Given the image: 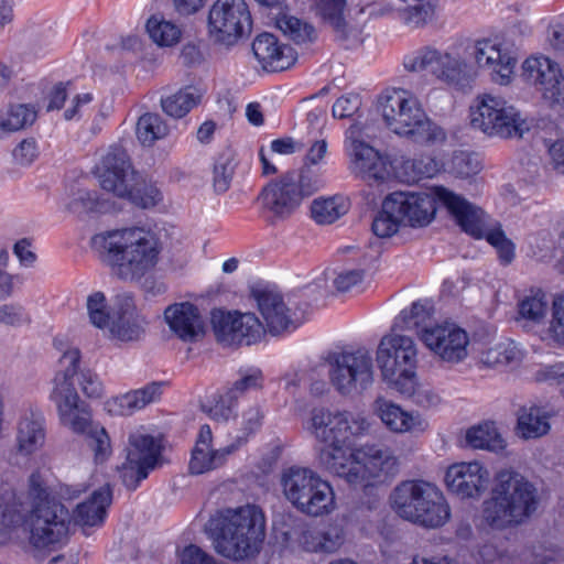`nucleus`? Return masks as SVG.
Instances as JSON below:
<instances>
[{
	"label": "nucleus",
	"mask_w": 564,
	"mask_h": 564,
	"mask_svg": "<svg viewBox=\"0 0 564 564\" xmlns=\"http://www.w3.org/2000/svg\"><path fill=\"white\" fill-rule=\"evenodd\" d=\"M419 335L424 345L444 362L458 364L468 355L469 337L454 324L424 327Z\"/></svg>",
	"instance_id": "22"
},
{
	"label": "nucleus",
	"mask_w": 564,
	"mask_h": 564,
	"mask_svg": "<svg viewBox=\"0 0 564 564\" xmlns=\"http://www.w3.org/2000/svg\"><path fill=\"white\" fill-rule=\"evenodd\" d=\"M252 296L272 335L290 332L299 326L295 314L284 303L282 294L275 289H252Z\"/></svg>",
	"instance_id": "24"
},
{
	"label": "nucleus",
	"mask_w": 564,
	"mask_h": 564,
	"mask_svg": "<svg viewBox=\"0 0 564 564\" xmlns=\"http://www.w3.org/2000/svg\"><path fill=\"white\" fill-rule=\"evenodd\" d=\"M381 112L392 132L415 143L435 144L446 139L445 131L427 118L417 98L405 89H393L384 95Z\"/></svg>",
	"instance_id": "8"
},
{
	"label": "nucleus",
	"mask_w": 564,
	"mask_h": 564,
	"mask_svg": "<svg viewBox=\"0 0 564 564\" xmlns=\"http://www.w3.org/2000/svg\"><path fill=\"white\" fill-rule=\"evenodd\" d=\"M345 541L343 527L329 524L323 529H307L302 534V543L307 551L333 553Z\"/></svg>",
	"instance_id": "36"
},
{
	"label": "nucleus",
	"mask_w": 564,
	"mask_h": 564,
	"mask_svg": "<svg viewBox=\"0 0 564 564\" xmlns=\"http://www.w3.org/2000/svg\"><path fill=\"white\" fill-rule=\"evenodd\" d=\"M112 500V490L110 485H105L91 492L83 502L78 503L73 512L76 523L82 525H98L104 522L107 508Z\"/></svg>",
	"instance_id": "35"
},
{
	"label": "nucleus",
	"mask_w": 564,
	"mask_h": 564,
	"mask_svg": "<svg viewBox=\"0 0 564 564\" xmlns=\"http://www.w3.org/2000/svg\"><path fill=\"white\" fill-rule=\"evenodd\" d=\"M87 312L90 323L98 327L109 326L110 315L107 311L106 296L102 292H95L87 299Z\"/></svg>",
	"instance_id": "54"
},
{
	"label": "nucleus",
	"mask_w": 564,
	"mask_h": 564,
	"mask_svg": "<svg viewBox=\"0 0 564 564\" xmlns=\"http://www.w3.org/2000/svg\"><path fill=\"white\" fill-rule=\"evenodd\" d=\"M349 204L344 196L335 195L327 198H316L311 205L312 218L321 225H329L344 216Z\"/></svg>",
	"instance_id": "38"
},
{
	"label": "nucleus",
	"mask_w": 564,
	"mask_h": 564,
	"mask_svg": "<svg viewBox=\"0 0 564 564\" xmlns=\"http://www.w3.org/2000/svg\"><path fill=\"white\" fill-rule=\"evenodd\" d=\"M202 94L195 86H186L161 99L163 111L173 118H182L200 101Z\"/></svg>",
	"instance_id": "37"
},
{
	"label": "nucleus",
	"mask_w": 564,
	"mask_h": 564,
	"mask_svg": "<svg viewBox=\"0 0 564 564\" xmlns=\"http://www.w3.org/2000/svg\"><path fill=\"white\" fill-rule=\"evenodd\" d=\"M376 360L382 378L402 393L413 392L417 367L414 340L392 332L381 338Z\"/></svg>",
	"instance_id": "11"
},
{
	"label": "nucleus",
	"mask_w": 564,
	"mask_h": 564,
	"mask_svg": "<svg viewBox=\"0 0 564 564\" xmlns=\"http://www.w3.org/2000/svg\"><path fill=\"white\" fill-rule=\"evenodd\" d=\"M392 510L413 524L436 529L451 518V508L443 492L424 480H405L390 495Z\"/></svg>",
	"instance_id": "7"
},
{
	"label": "nucleus",
	"mask_w": 564,
	"mask_h": 564,
	"mask_svg": "<svg viewBox=\"0 0 564 564\" xmlns=\"http://www.w3.org/2000/svg\"><path fill=\"white\" fill-rule=\"evenodd\" d=\"M164 319L171 332L185 343H194L205 335L204 319L194 304L174 303L164 311Z\"/></svg>",
	"instance_id": "28"
},
{
	"label": "nucleus",
	"mask_w": 564,
	"mask_h": 564,
	"mask_svg": "<svg viewBox=\"0 0 564 564\" xmlns=\"http://www.w3.org/2000/svg\"><path fill=\"white\" fill-rule=\"evenodd\" d=\"M510 543L502 540L487 541L478 547L479 560L484 564H508Z\"/></svg>",
	"instance_id": "52"
},
{
	"label": "nucleus",
	"mask_w": 564,
	"mask_h": 564,
	"mask_svg": "<svg viewBox=\"0 0 564 564\" xmlns=\"http://www.w3.org/2000/svg\"><path fill=\"white\" fill-rule=\"evenodd\" d=\"M435 193L438 204L447 209L464 232L482 239L490 230L488 216L481 208L444 186H435Z\"/></svg>",
	"instance_id": "23"
},
{
	"label": "nucleus",
	"mask_w": 564,
	"mask_h": 564,
	"mask_svg": "<svg viewBox=\"0 0 564 564\" xmlns=\"http://www.w3.org/2000/svg\"><path fill=\"white\" fill-rule=\"evenodd\" d=\"M235 172V164L229 156L221 155L214 165V187L217 193H225Z\"/></svg>",
	"instance_id": "59"
},
{
	"label": "nucleus",
	"mask_w": 564,
	"mask_h": 564,
	"mask_svg": "<svg viewBox=\"0 0 564 564\" xmlns=\"http://www.w3.org/2000/svg\"><path fill=\"white\" fill-rule=\"evenodd\" d=\"M470 55L480 68L490 70L492 82L499 85L510 83L517 58L500 43L488 39L477 41Z\"/></svg>",
	"instance_id": "26"
},
{
	"label": "nucleus",
	"mask_w": 564,
	"mask_h": 564,
	"mask_svg": "<svg viewBox=\"0 0 564 564\" xmlns=\"http://www.w3.org/2000/svg\"><path fill=\"white\" fill-rule=\"evenodd\" d=\"M147 31L153 42L160 46H172L176 44L182 34L181 29L176 24L155 15L148 20Z\"/></svg>",
	"instance_id": "47"
},
{
	"label": "nucleus",
	"mask_w": 564,
	"mask_h": 564,
	"mask_svg": "<svg viewBox=\"0 0 564 564\" xmlns=\"http://www.w3.org/2000/svg\"><path fill=\"white\" fill-rule=\"evenodd\" d=\"M115 316L110 325V333L122 341L138 340L144 333V319L135 313L133 297L130 294H120L115 300Z\"/></svg>",
	"instance_id": "29"
},
{
	"label": "nucleus",
	"mask_w": 564,
	"mask_h": 564,
	"mask_svg": "<svg viewBox=\"0 0 564 564\" xmlns=\"http://www.w3.org/2000/svg\"><path fill=\"white\" fill-rule=\"evenodd\" d=\"M316 8L323 21L329 25L335 37L349 47L358 41V31L349 25L344 18L346 0H315Z\"/></svg>",
	"instance_id": "33"
},
{
	"label": "nucleus",
	"mask_w": 564,
	"mask_h": 564,
	"mask_svg": "<svg viewBox=\"0 0 564 564\" xmlns=\"http://www.w3.org/2000/svg\"><path fill=\"white\" fill-rule=\"evenodd\" d=\"M137 138L144 147H151L156 140L169 133V127L158 113H144L137 122Z\"/></svg>",
	"instance_id": "42"
},
{
	"label": "nucleus",
	"mask_w": 564,
	"mask_h": 564,
	"mask_svg": "<svg viewBox=\"0 0 564 564\" xmlns=\"http://www.w3.org/2000/svg\"><path fill=\"white\" fill-rule=\"evenodd\" d=\"M547 302L542 292L524 297L519 303V315L521 318L540 323L546 315Z\"/></svg>",
	"instance_id": "53"
},
{
	"label": "nucleus",
	"mask_w": 564,
	"mask_h": 564,
	"mask_svg": "<svg viewBox=\"0 0 564 564\" xmlns=\"http://www.w3.org/2000/svg\"><path fill=\"white\" fill-rule=\"evenodd\" d=\"M522 358L518 346L510 340L499 343L482 354L481 361L489 367L517 366Z\"/></svg>",
	"instance_id": "45"
},
{
	"label": "nucleus",
	"mask_w": 564,
	"mask_h": 564,
	"mask_svg": "<svg viewBox=\"0 0 564 564\" xmlns=\"http://www.w3.org/2000/svg\"><path fill=\"white\" fill-rule=\"evenodd\" d=\"M466 441L474 448L498 452L505 447V442L494 423H484L470 427L466 433Z\"/></svg>",
	"instance_id": "41"
},
{
	"label": "nucleus",
	"mask_w": 564,
	"mask_h": 564,
	"mask_svg": "<svg viewBox=\"0 0 564 564\" xmlns=\"http://www.w3.org/2000/svg\"><path fill=\"white\" fill-rule=\"evenodd\" d=\"M238 403L226 392L214 399L212 405L204 404L203 410L208 416L218 422H227L236 414Z\"/></svg>",
	"instance_id": "55"
},
{
	"label": "nucleus",
	"mask_w": 564,
	"mask_h": 564,
	"mask_svg": "<svg viewBox=\"0 0 564 564\" xmlns=\"http://www.w3.org/2000/svg\"><path fill=\"white\" fill-rule=\"evenodd\" d=\"M433 315V304L429 300H419L414 302L409 310H403L394 318L392 332L411 330L425 326V323Z\"/></svg>",
	"instance_id": "39"
},
{
	"label": "nucleus",
	"mask_w": 564,
	"mask_h": 564,
	"mask_svg": "<svg viewBox=\"0 0 564 564\" xmlns=\"http://www.w3.org/2000/svg\"><path fill=\"white\" fill-rule=\"evenodd\" d=\"M215 551L236 562L257 556L265 538V518L256 505L225 508L206 524Z\"/></svg>",
	"instance_id": "5"
},
{
	"label": "nucleus",
	"mask_w": 564,
	"mask_h": 564,
	"mask_svg": "<svg viewBox=\"0 0 564 564\" xmlns=\"http://www.w3.org/2000/svg\"><path fill=\"white\" fill-rule=\"evenodd\" d=\"M346 153L350 171L365 181L383 182L389 176V160L362 139V130L351 124L346 131Z\"/></svg>",
	"instance_id": "18"
},
{
	"label": "nucleus",
	"mask_w": 564,
	"mask_h": 564,
	"mask_svg": "<svg viewBox=\"0 0 564 564\" xmlns=\"http://www.w3.org/2000/svg\"><path fill=\"white\" fill-rule=\"evenodd\" d=\"M252 26L251 14L245 0H217L209 10V34L226 46L236 44Z\"/></svg>",
	"instance_id": "17"
},
{
	"label": "nucleus",
	"mask_w": 564,
	"mask_h": 564,
	"mask_svg": "<svg viewBox=\"0 0 564 564\" xmlns=\"http://www.w3.org/2000/svg\"><path fill=\"white\" fill-rule=\"evenodd\" d=\"M373 358L360 347L336 352L329 361V379L341 395H359L373 383Z\"/></svg>",
	"instance_id": "13"
},
{
	"label": "nucleus",
	"mask_w": 564,
	"mask_h": 564,
	"mask_svg": "<svg viewBox=\"0 0 564 564\" xmlns=\"http://www.w3.org/2000/svg\"><path fill=\"white\" fill-rule=\"evenodd\" d=\"M484 238L496 248L501 264L508 265L513 261L514 245L501 228L489 230Z\"/></svg>",
	"instance_id": "56"
},
{
	"label": "nucleus",
	"mask_w": 564,
	"mask_h": 564,
	"mask_svg": "<svg viewBox=\"0 0 564 564\" xmlns=\"http://www.w3.org/2000/svg\"><path fill=\"white\" fill-rule=\"evenodd\" d=\"M67 209L78 216L88 213H106L109 204L96 191L78 189L67 204Z\"/></svg>",
	"instance_id": "44"
},
{
	"label": "nucleus",
	"mask_w": 564,
	"mask_h": 564,
	"mask_svg": "<svg viewBox=\"0 0 564 564\" xmlns=\"http://www.w3.org/2000/svg\"><path fill=\"white\" fill-rule=\"evenodd\" d=\"M264 412L258 404H253L246 409L241 414L240 427L237 436L231 442L239 449L248 440L254 435L262 426Z\"/></svg>",
	"instance_id": "48"
},
{
	"label": "nucleus",
	"mask_w": 564,
	"mask_h": 564,
	"mask_svg": "<svg viewBox=\"0 0 564 564\" xmlns=\"http://www.w3.org/2000/svg\"><path fill=\"white\" fill-rule=\"evenodd\" d=\"M162 382H151L141 389L115 397L107 401V410L112 415H131L155 402L162 394Z\"/></svg>",
	"instance_id": "32"
},
{
	"label": "nucleus",
	"mask_w": 564,
	"mask_h": 564,
	"mask_svg": "<svg viewBox=\"0 0 564 564\" xmlns=\"http://www.w3.org/2000/svg\"><path fill=\"white\" fill-rule=\"evenodd\" d=\"M403 225L399 219L397 212L387 209V197L382 202V209L375 217L371 229L379 238H389L398 232L400 226Z\"/></svg>",
	"instance_id": "51"
},
{
	"label": "nucleus",
	"mask_w": 564,
	"mask_h": 564,
	"mask_svg": "<svg viewBox=\"0 0 564 564\" xmlns=\"http://www.w3.org/2000/svg\"><path fill=\"white\" fill-rule=\"evenodd\" d=\"M371 424L362 414L313 409L310 431L318 444V462L351 486H368L370 479L386 480L398 473V459L387 447L366 444L354 449L351 442L367 435Z\"/></svg>",
	"instance_id": "1"
},
{
	"label": "nucleus",
	"mask_w": 564,
	"mask_h": 564,
	"mask_svg": "<svg viewBox=\"0 0 564 564\" xmlns=\"http://www.w3.org/2000/svg\"><path fill=\"white\" fill-rule=\"evenodd\" d=\"M282 491L288 501L310 517H323L335 509V494L328 481L303 467H290L281 476Z\"/></svg>",
	"instance_id": "10"
},
{
	"label": "nucleus",
	"mask_w": 564,
	"mask_h": 564,
	"mask_svg": "<svg viewBox=\"0 0 564 564\" xmlns=\"http://www.w3.org/2000/svg\"><path fill=\"white\" fill-rule=\"evenodd\" d=\"M375 412L384 426L394 433H417L427 427V422L417 412L405 411L383 398L375 401Z\"/></svg>",
	"instance_id": "30"
},
{
	"label": "nucleus",
	"mask_w": 564,
	"mask_h": 564,
	"mask_svg": "<svg viewBox=\"0 0 564 564\" xmlns=\"http://www.w3.org/2000/svg\"><path fill=\"white\" fill-rule=\"evenodd\" d=\"M36 119V110L30 105H12L0 113V129L13 132L31 126Z\"/></svg>",
	"instance_id": "43"
},
{
	"label": "nucleus",
	"mask_w": 564,
	"mask_h": 564,
	"mask_svg": "<svg viewBox=\"0 0 564 564\" xmlns=\"http://www.w3.org/2000/svg\"><path fill=\"white\" fill-rule=\"evenodd\" d=\"M45 421L41 413H25L17 427V448L22 455H31L45 443Z\"/></svg>",
	"instance_id": "34"
},
{
	"label": "nucleus",
	"mask_w": 564,
	"mask_h": 564,
	"mask_svg": "<svg viewBox=\"0 0 564 564\" xmlns=\"http://www.w3.org/2000/svg\"><path fill=\"white\" fill-rule=\"evenodd\" d=\"M93 247L100 260L120 280H139L159 262L161 243L150 230L130 227L98 234Z\"/></svg>",
	"instance_id": "4"
},
{
	"label": "nucleus",
	"mask_w": 564,
	"mask_h": 564,
	"mask_svg": "<svg viewBox=\"0 0 564 564\" xmlns=\"http://www.w3.org/2000/svg\"><path fill=\"white\" fill-rule=\"evenodd\" d=\"M535 486L513 470L497 474L489 499L482 502L481 522L492 531L517 528L538 510Z\"/></svg>",
	"instance_id": "6"
},
{
	"label": "nucleus",
	"mask_w": 564,
	"mask_h": 564,
	"mask_svg": "<svg viewBox=\"0 0 564 564\" xmlns=\"http://www.w3.org/2000/svg\"><path fill=\"white\" fill-rule=\"evenodd\" d=\"M451 169L454 174L464 178L477 174L481 165L473 153L459 151L454 153Z\"/></svg>",
	"instance_id": "58"
},
{
	"label": "nucleus",
	"mask_w": 564,
	"mask_h": 564,
	"mask_svg": "<svg viewBox=\"0 0 564 564\" xmlns=\"http://www.w3.org/2000/svg\"><path fill=\"white\" fill-rule=\"evenodd\" d=\"M276 25L297 44L311 42L315 36V30L311 24L292 15H281L276 20Z\"/></svg>",
	"instance_id": "50"
},
{
	"label": "nucleus",
	"mask_w": 564,
	"mask_h": 564,
	"mask_svg": "<svg viewBox=\"0 0 564 564\" xmlns=\"http://www.w3.org/2000/svg\"><path fill=\"white\" fill-rule=\"evenodd\" d=\"M239 376V379L226 391L237 403L246 393L260 390L264 381L262 371L256 367L240 369Z\"/></svg>",
	"instance_id": "49"
},
{
	"label": "nucleus",
	"mask_w": 564,
	"mask_h": 564,
	"mask_svg": "<svg viewBox=\"0 0 564 564\" xmlns=\"http://www.w3.org/2000/svg\"><path fill=\"white\" fill-rule=\"evenodd\" d=\"M443 167V164L430 155H421L406 160L402 164L406 182L415 183L423 178L435 176Z\"/></svg>",
	"instance_id": "46"
},
{
	"label": "nucleus",
	"mask_w": 564,
	"mask_h": 564,
	"mask_svg": "<svg viewBox=\"0 0 564 564\" xmlns=\"http://www.w3.org/2000/svg\"><path fill=\"white\" fill-rule=\"evenodd\" d=\"M437 204L435 186L431 193L397 191L387 196V209L397 212L402 224L411 227L427 226L435 217Z\"/></svg>",
	"instance_id": "21"
},
{
	"label": "nucleus",
	"mask_w": 564,
	"mask_h": 564,
	"mask_svg": "<svg viewBox=\"0 0 564 564\" xmlns=\"http://www.w3.org/2000/svg\"><path fill=\"white\" fill-rule=\"evenodd\" d=\"M433 15V9L430 3L416 2L413 6H409L404 12V19L408 24L413 26H420L424 24Z\"/></svg>",
	"instance_id": "61"
},
{
	"label": "nucleus",
	"mask_w": 564,
	"mask_h": 564,
	"mask_svg": "<svg viewBox=\"0 0 564 564\" xmlns=\"http://www.w3.org/2000/svg\"><path fill=\"white\" fill-rule=\"evenodd\" d=\"M360 97L356 94H348L338 98L333 105V116L344 119L352 116L360 107Z\"/></svg>",
	"instance_id": "60"
},
{
	"label": "nucleus",
	"mask_w": 564,
	"mask_h": 564,
	"mask_svg": "<svg viewBox=\"0 0 564 564\" xmlns=\"http://www.w3.org/2000/svg\"><path fill=\"white\" fill-rule=\"evenodd\" d=\"M26 505L28 509L12 489H0V525H19L23 520V511L28 510L31 545L39 550L47 549L61 545L67 540L72 514L52 494L40 471H34L29 477Z\"/></svg>",
	"instance_id": "3"
},
{
	"label": "nucleus",
	"mask_w": 564,
	"mask_h": 564,
	"mask_svg": "<svg viewBox=\"0 0 564 564\" xmlns=\"http://www.w3.org/2000/svg\"><path fill=\"white\" fill-rule=\"evenodd\" d=\"M180 564H217L215 558L195 544H189L180 553Z\"/></svg>",
	"instance_id": "62"
},
{
	"label": "nucleus",
	"mask_w": 564,
	"mask_h": 564,
	"mask_svg": "<svg viewBox=\"0 0 564 564\" xmlns=\"http://www.w3.org/2000/svg\"><path fill=\"white\" fill-rule=\"evenodd\" d=\"M404 67L411 72H430L462 91L470 89L475 78V73L464 61L435 50H424L406 56Z\"/></svg>",
	"instance_id": "16"
},
{
	"label": "nucleus",
	"mask_w": 564,
	"mask_h": 564,
	"mask_svg": "<svg viewBox=\"0 0 564 564\" xmlns=\"http://www.w3.org/2000/svg\"><path fill=\"white\" fill-rule=\"evenodd\" d=\"M80 351L72 348L59 358V369L53 379L50 400L55 404L61 423L72 432L83 435L94 454L96 464L105 463L111 455L110 437L104 426L91 421L90 412L80 401L75 382L91 399L101 398L104 386L97 373L89 369L78 370Z\"/></svg>",
	"instance_id": "2"
},
{
	"label": "nucleus",
	"mask_w": 564,
	"mask_h": 564,
	"mask_svg": "<svg viewBox=\"0 0 564 564\" xmlns=\"http://www.w3.org/2000/svg\"><path fill=\"white\" fill-rule=\"evenodd\" d=\"M32 322L28 310L20 303H8L0 305V324L21 327Z\"/></svg>",
	"instance_id": "57"
},
{
	"label": "nucleus",
	"mask_w": 564,
	"mask_h": 564,
	"mask_svg": "<svg viewBox=\"0 0 564 564\" xmlns=\"http://www.w3.org/2000/svg\"><path fill=\"white\" fill-rule=\"evenodd\" d=\"M474 129L489 137L521 138L528 126L520 112L502 97L485 94L470 107Z\"/></svg>",
	"instance_id": "12"
},
{
	"label": "nucleus",
	"mask_w": 564,
	"mask_h": 564,
	"mask_svg": "<svg viewBox=\"0 0 564 564\" xmlns=\"http://www.w3.org/2000/svg\"><path fill=\"white\" fill-rule=\"evenodd\" d=\"M534 564H558L564 558L561 549L544 544H534Z\"/></svg>",
	"instance_id": "63"
},
{
	"label": "nucleus",
	"mask_w": 564,
	"mask_h": 564,
	"mask_svg": "<svg viewBox=\"0 0 564 564\" xmlns=\"http://www.w3.org/2000/svg\"><path fill=\"white\" fill-rule=\"evenodd\" d=\"M318 189L307 174L289 173L279 181L268 184L259 199L263 208L273 217L284 219L290 217L305 197Z\"/></svg>",
	"instance_id": "14"
},
{
	"label": "nucleus",
	"mask_w": 564,
	"mask_h": 564,
	"mask_svg": "<svg viewBox=\"0 0 564 564\" xmlns=\"http://www.w3.org/2000/svg\"><path fill=\"white\" fill-rule=\"evenodd\" d=\"M212 326L217 340L226 346L252 345L257 343L263 330L262 323L253 313L212 312Z\"/></svg>",
	"instance_id": "20"
},
{
	"label": "nucleus",
	"mask_w": 564,
	"mask_h": 564,
	"mask_svg": "<svg viewBox=\"0 0 564 564\" xmlns=\"http://www.w3.org/2000/svg\"><path fill=\"white\" fill-rule=\"evenodd\" d=\"M163 444L160 437L135 431L129 435L127 459L120 468L122 484L135 490L162 459Z\"/></svg>",
	"instance_id": "15"
},
{
	"label": "nucleus",
	"mask_w": 564,
	"mask_h": 564,
	"mask_svg": "<svg viewBox=\"0 0 564 564\" xmlns=\"http://www.w3.org/2000/svg\"><path fill=\"white\" fill-rule=\"evenodd\" d=\"M534 544H510L508 564H534Z\"/></svg>",
	"instance_id": "64"
},
{
	"label": "nucleus",
	"mask_w": 564,
	"mask_h": 564,
	"mask_svg": "<svg viewBox=\"0 0 564 564\" xmlns=\"http://www.w3.org/2000/svg\"><path fill=\"white\" fill-rule=\"evenodd\" d=\"M522 77L550 107L564 106V76L556 62L543 55L528 57L522 64Z\"/></svg>",
	"instance_id": "19"
},
{
	"label": "nucleus",
	"mask_w": 564,
	"mask_h": 564,
	"mask_svg": "<svg viewBox=\"0 0 564 564\" xmlns=\"http://www.w3.org/2000/svg\"><path fill=\"white\" fill-rule=\"evenodd\" d=\"M252 53L264 69L272 72L284 70L295 62L293 48L279 44L271 33L259 34L253 40Z\"/></svg>",
	"instance_id": "31"
},
{
	"label": "nucleus",
	"mask_w": 564,
	"mask_h": 564,
	"mask_svg": "<svg viewBox=\"0 0 564 564\" xmlns=\"http://www.w3.org/2000/svg\"><path fill=\"white\" fill-rule=\"evenodd\" d=\"M490 475L478 462L458 463L445 474L447 489L462 499L479 498L488 488Z\"/></svg>",
	"instance_id": "25"
},
{
	"label": "nucleus",
	"mask_w": 564,
	"mask_h": 564,
	"mask_svg": "<svg viewBox=\"0 0 564 564\" xmlns=\"http://www.w3.org/2000/svg\"><path fill=\"white\" fill-rule=\"evenodd\" d=\"M550 430L549 417L538 406L522 408L518 417V431L524 438H536Z\"/></svg>",
	"instance_id": "40"
},
{
	"label": "nucleus",
	"mask_w": 564,
	"mask_h": 564,
	"mask_svg": "<svg viewBox=\"0 0 564 564\" xmlns=\"http://www.w3.org/2000/svg\"><path fill=\"white\" fill-rule=\"evenodd\" d=\"M237 449L232 443L215 448L213 445V432L208 424L200 426L195 446L191 453L188 470L192 475H202L223 467L230 455Z\"/></svg>",
	"instance_id": "27"
},
{
	"label": "nucleus",
	"mask_w": 564,
	"mask_h": 564,
	"mask_svg": "<svg viewBox=\"0 0 564 564\" xmlns=\"http://www.w3.org/2000/svg\"><path fill=\"white\" fill-rule=\"evenodd\" d=\"M95 174L102 189L127 198L135 206L149 208L162 200V193L155 185L137 182V174L122 147H110Z\"/></svg>",
	"instance_id": "9"
}]
</instances>
